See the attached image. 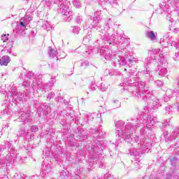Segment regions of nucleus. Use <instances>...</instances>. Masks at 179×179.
I'll use <instances>...</instances> for the list:
<instances>
[{
    "mask_svg": "<svg viewBox=\"0 0 179 179\" xmlns=\"http://www.w3.org/2000/svg\"><path fill=\"white\" fill-rule=\"evenodd\" d=\"M9 62H10V57H9V56L8 55L3 56L0 59L1 65H3L4 66H8Z\"/></svg>",
    "mask_w": 179,
    "mask_h": 179,
    "instance_id": "nucleus-1",
    "label": "nucleus"
},
{
    "mask_svg": "<svg viewBox=\"0 0 179 179\" xmlns=\"http://www.w3.org/2000/svg\"><path fill=\"white\" fill-rule=\"evenodd\" d=\"M9 36V34H3L1 35V41H3V43H6V41H8V40H9V38L8 37Z\"/></svg>",
    "mask_w": 179,
    "mask_h": 179,
    "instance_id": "nucleus-3",
    "label": "nucleus"
},
{
    "mask_svg": "<svg viewBox=\"0 0 179 179\" xmlns=\"http://www.w3.org/2000/svg\"><path fill=\"white\" fill-rule=\"evenodd\" d=\"M27 17H28V16L24 17V19H26Z\"/></svg>",
    "mask_w": 179,
    "mask_h": 179,
    "instance_id": "nucleus-11",
    "label": "nucleus"
},
{
    "mask_svg": "<svg viewBox=\"0 0 179 179\" xmlns=\"http://www.w3.org/2000/svg\"><path fill=\"white\" fill-rule=\"evenodd\" d=\"M64 15H65V16H68V13L66 12L64 13Z\"/></svg>",
    "mask_w": 179,
    "mask_h": 179,
    "instance_id": "nucleus-10",
    "label": "nucleus"
},
{
    "mask_svg": "<svg viewBox=\"0 0 179 179\" xmlns=\"http://www.w3.org/2000/svg\"><path fill=\"white\" fill-rule=\"evenodd\" d=\"M159 73L160 75H162V76L166 75V73H167V69H161Z\"/></svg>",
    "mask_w": 179,
    "mask_h": 179,
    "instance_id": "nucleus-5",
    "label": "nucleus"
},
{
    "mask_svg": "<svg viewBox=\"0 0 179 179\" xmlns=\"http://www.w3.org/2000/svg\"><path fill=\"white\" fill-rule=\"evenodd\" d=\"M148 37H149L152 41H155V40H156V35L153 31L148 32Z\"/></svg>",
    "mask_w": 179,
    "mask_h": 179,
    "instance_id": "nucleus-2",
    "label": "nucleus"
},
{
    "mask_svg": "<svg viewBox=\"0 0 179 179\" xmlns=\"http://www.w3.org/2000/svg\"><path fill=\"white\" fill-rule=\"evenodd\" d=\"M175 61H179V55L178 54H176L174 57Z\"/></svg>",
    "mask_w": 179,
    "mask_h": 179,
    "instance_id": "nucleus-7",
    "label": "nucleus"
},
{
    "mask_svg": "<svg viewBox=\"0 0 179 179\" xmlns=\"http://www.w3.org/2000/svg\"><path fill=\"white\" fill-rule=\"evenodd\" d=\"M50 57H52V58H54V57H55V55H57V52H55V50H52V49H50Z\"/></svg>",
    "mask_w": 179,
    "mask_h": 179,
    "instance_id": "nucleus-4",
    "label": "nucleus"
},
{
    "mask_svg": "<svg viewBox=\"0 0 179 179\" xmlns=\"http://www.w3.org/2000/svg\"><path fill=\"white\" fill-rule=\"evenodd\" d=\"M20 25L22 26L23 27H24V26H26V25L24 24V23H23V22H20Z\"/></svg>",
    "mask_w": 179,
    "mask_h": 179,
    "instance_id": "nucleus-9",
    "label": "nucleus"
},
{
    "mask_svg": "<svg viewBox=\"0 0 179 179\" xmlns=\"http://www.w3.org/2000/svg\"><path fill=\"white\" fill-rule=\"evenodd\" d=\"M31 131V132H37V131H38V127H37V126H32Z\"/></svg>",
    "mask_w": 179,
    "mask_h": 179,
    "instance_id": "nucleus-6",
    "label": "nucleus"
},
{
    "mask_svg": "<svg viewBox=\"0 0 179 179\" xmlns=\"http://www.w3.org/2000/svg\"><path fill=\"white\" fill-rule=\"evenodd\" d=\"M76 29L77 30L76 31H74V33H76L77 34L79 33V30H80V29H79V27L76 28Z\"/></svg>",
    "mask_w": 179,
    "mask_h": 179,
    "instance_id": "nucleus-8",
    "label": "nucleus"
}]
</instances>
